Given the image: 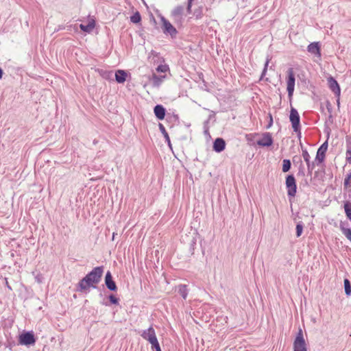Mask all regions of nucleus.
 Returning a JSON list of instances; mask_svg holds the SVG:
<instances>
[{
    "instance_id": "1",
    "label": "nucleus",
    "mask_w": 351,
    "mask_h": 351,
    "mask_svg": "<svg viewBox=\"0 0 351 351\" xmlns=\"http://www.w3.org/2000/svg\"><path fill=\"white\" fill-rule=\"evenodd\" d=\"M104 267V266H98L93 269L88 274L86 275L77 284V285H93L98 284L103 276Z\"/></svg>"
},
{
    "instance_id": "2",
    "label": "nucleus",
    "mask_w": 351,
    "mask_h": 351,
    "mask_svg": "<svg viewBox=\"0 0 351 351\" xmlns=\"http://www.w3.org/2000/svg\"><path fill=\"white\" fill-rule=\"evenodd\" d=\"M162 25L161 28L162 32L166 35H169L172 38H176L178 34V31L172 24L166 19L164 16H161Z\"/></svg>"
},
{
    "instance_id": "3",
    "label": "nucleus",
    "mask_w": 351,
    "mask_h": 351,
    "mask_svg": "<svg viewBox=\"0 0 351 351\" xmlns=\"http://www.w3.org/2000/svg\"><path fill=\"white\" fill-rule=\"evenodd\" d=\"M295 77L293 68H289L287 70V90L288 92V95L289 98H291L294 91L295 87Z\"/></svg>"
},
{
    "instance_id": "4",
    "label": "nucleus",
    "mask_w": 351,
    "mask_h": 351,
    "mask_svg": "<svg viewBox=\"0 0 351 351\" xmlns=\"http://www.w3.org/2000/svg\"><path fill=\"white\" fill-rule=\"evenodd\" d=\"M286 187L287 188V195L290 197H295L297 191V185L293 175H288L286 178Z\"/></svg>"
},
{
    "instance_id": "5",
    "label": "nucleus",
    "mask_w": 351,
    "mask_h": 351,
    "mask_svg": "<svg viewBox=\"0 0 351 351\" xmlns=\"http://www.w3.org/2000/svg\"><path fill=\"white\" fill-rule=\"evenodd\" d=\"M290 121L292 124V128L294 132H298L300 131V115L296 109L291 108L289 116Z\"/></svg>"
},
{
    "instance_id": "6",
    "label": "nucleus",
    "mask_w": 351,
    "mask_h": 351,
    "mask_svg": "<svg viewBox=\"0 0 351 351\" xmlns=\"http://www.w3.org/2000/svg\"><path fill=\"white\" fill-rule=\"evenodd\" d=\"M35 342L36 339L32 332H25L19 336V343L22 345H33Z\"/></svg>"
},
{
    "instance_id": "7",
    "label": "nucleus",
    "mask_w": 351,
    "mask_h": 351,
    "mask_svg": "<svg viewBox=\"0 0 351 351\" xmlns=\"http://www.w3.org/2000/svg\"><path fill=\"white\" fill-rule=\"evenodd\" d=\"M293 349L294 351H307L305 341L304 339L301 330L300 331L294 341Z\"/></svg>"
},
{
    "instance_id": "8",
    "label": "nucleus",
    "mask_w": 351,
    "mask_h": 351,
    "mask_svg": "<svg viewBox=\"0 0 351 351\" xmlns=\"http://www.w3.org/2000/svg\"><path fill=\"white\" fill-rule=\"evenodd\" d=\"M274 143L271 134L269 132H265L262 134L261 139L257 141L256 143L261 147H269Z\"/></svg>"
},
{
    "instance_id": "9",
    "label": "nucleus",
    "mask_w": 351,
    "mask_h": 351,
    "mask_svg": "<svg viewBox=\"0 0 351 351\" xmlns=\"http://www.w3.org/2000/svg\"><path fill=\"white\" fill-rule=\"evenodd\" d=\"M141 337L148 341L150 343H154L157 339L156 332L152 327H149L148 329L144 330L141 333Z\"/></svg>"
},
{
    "instance_id": "10",
    "label": "nucleus",
    "mask_w": 351,
    "mask_h": 351,
    "mask_svg": "<svg viewBox=\"0 0 351 351\" xmlns=\"http://www.w3.org/2000/svg\"><path fill=\"white\" fill-rule=\"evenodd\" d=\"M328 149V141H325L317 149L315 160L319 163L324 160L326 152Z\"/></svg>"
},
{
    "instance_id": "11",
    "label": "nucleus",
    "mask_w": 351,
    "mask_h": 351,
    "mask_svg": "<svg viewBox=\"0 0 351 351\" xmlns=\"http://www.w3.org/2000/svg\"><path fill=\"white\" fill-rule=\"evenodd\" d=\"M328 84L330 90L334 93L336 96H339L341 93V89L339 84L337 80L332 77H329L328 78Z\"/></svg>"
},
{
    "instance_id": "12",
    "label": "nucleus",
    "mask_w": 351,
    "mask_h": 351,
    "mask_svg": "<svg viewBox=\"0 0 351 351\" xmlns=\"http://www.w3.org/2000/svg\"><path fill=\"white\" fill-rule=\"evenodd\" d=\"M213 150L217 153H219L225 149L226 142L221 138H217L213 142Z\"/></svg>"
},
{
    "instance_id": "13",
    "label": "nucleus",
    "mask_w": 351,
    "mask_h": 351,
    "mask_svg": "<svg viewBox=\"0 0 351 351\" xmlns=\"http://www.w3.org/2000/svg\"><path fill=\"white\" fill-rule=\"evenodd\" d=\"M307 50L309 53L316 55L318 57L321 56L320 45L318 42L311 43L308 45Z\"/></svg>"
},
{
    "instance_id": "14",
    "label": "nucleus",
    "mask_w": 351,
    "mask_h": 351,
    "mask_svg": "<svg viewBox=\"0 0 351 351\" xmlns=\"http://www.w3.org/2000/svg\"><path fill=\"white\" fill-rule=\"evenodd\" d=\"M154 112L158 119L163 120L165 117L166 110L163 106L158 104L154 107Z\"/></svg>"
},
{
    "instance_id": "15",
    "label": "nucleus",
    "mask_w": 351,
    "mask_h": 351,
    "mask_svg": "<svg viewBox=\"0 0 351 351\" xmlns=\"http://www.w3.org/2000/svg\"><path fill=\"white\" fill-rule=\"evenodd\" d=\"M184 8L181 5L176 7L171 12V16L176 20H180L183 14Z\"/></svg>"
},
{
    "instance_id": "16",
    "label": "nucleus",
    "mask_w": 351,
    "mask_h": 351,
    "mask_svg": "<svg viewBox=\"0 0 351 351\" xmlns=\"http://www.w3.org/2000/svg\"><path fill=\"white\" fill-rule=\"evenodd\" d=\"M127 73L123 70H117L115 72V80L118 83H123L126 80Z\"/></svg>"
},
{
    "instance_id": "17",
    "label": "nucleus",
    "mask_w": 351,
    "mask_h": 351,
    "mask_svg": "<svg viewBox=\"0 0 351 351\" xmlns=\"http://www.w3.org/2000/svg\"><path fill=\"white\" fill-rule=\"evenodd\" d=\"M165 75H157L156 73H153L152 78L153 86L155 87H158L161 84L162 82L165 78Z\"/></svg>"
},
{
    "instance_id": "18",
    "label": "nucleus",
    "mask_w": 351,
    "mask_h": 351,
    "mask_svg": "<svg viewBox=\"0 0 351 351\" xmlns=\"http://www.w3.org/2000/svg\"><path fill=\"white\" fill-rule=\"evenodd\" d=\"M95 23L94 20H91L87 25L80 24V27L81 30L85 32H90L95 27Z\"/></svg>"
},
{
    "instance_id": "19",
    "label": "nucleus",
    "mask_w": 351,
    "mask_h": 351,
    "mask_svg": "<svg viewBox=\"0 0 351 351\" xmlns=\"http://www.w3.org/2000/svg\"><path fill=\"white\" fill-rule=\"evenodd\" d=\"M105 285L106 286H114L116 285L114 281L112 279L111 272L108 271L105 276Z\"/></svg>"
},
{
    "instance_id": "20",
    "label": "nucleus",
    "mask_w": 351,
    "mask_h": 351,
    "mask_svg": "<svg viewBox=\"0 0 351 351\" xmlns=\"http://www.w3.org/2000/svg\"><path fill=\"white\" fill-rule=\"evenodd\" d=\"M343 208L347 218L351 221V202L349 201L345 202Z\"/></svg>"
},
{
    "instance_id": "21",
    "label": "nucleus",
    "mask_w": 351,
    "mask_h": 351,
    "mask_svg": "<svg viewBox=\"0 0 351 351\" xmlns=\"http://www.w3.org/2000/svg\"><path fill=\"white\" fill-rule=\"evenodd\" d=\"M158 125H159V129H160V132H162V134H163L166 141L167 142L168 145L169 146H171L170 138H169L167 132L165 130V128L164 127V125L162 123H159Z\"/></svg>"
},
{
    "instance_id": "22",
    "label": "nucleus",
    "mask_w": 351,
    "mask_h": 351,
    "mask_svg": "<svg viewBox=\"0 0 351 351\" xmlns=\"http://www.w3.org/2000/svg\"><path fill=\"white\" fill-rule=\"evenodd\" d=\"M108 299H109V301H110V304H108V303H104V304L106 306H108L110 304H116V305H118L119 304V299L118 298H117L113 294H110L108 296Z\"/></svg>"
},
{
    "instance_id": "23",
    "label": "nucleus",
    "mask_w": 351,
    "mask_h": 351,
    "mask_svg": "<svg viewBox=\"0 0 351 351\" xmlns=\"http://www.w3.org/2000/svg\"><path fill=\"white\" fill-rule=\"evenodd\" d=\"M291 163L290 160H289V159L283 160L282 170L284 173L289 171L291 169Z\"/></svg>"
},
{
    "instance_id": "24",
    "label": "nucleus",
    "mask_w": 351,
    "mask_h": 351,
    "mask_svg": "<svg viewBox=\"0 0 351 351\" xmlns=\"http://www.w3.org/2000/svg\"><path fill=\"white\" fill-rule=\"evenodd\" d=\"M130 21L133 23H138L141 21V16L137 11L132 16H130Z\"/></svg>"
},
{
    "instance_id": "25",
    "label": "nucleus",
    "mask_w": 351,
    "mask_h": 351,
    "mask_svg": "<svg viewBox=\"0 0 351 351\" xmlns=\"http://www.w3.org/2000/svg\"><path fill=\"white\" fill-rule=\"evenodd\" d=\"M303 231V224L301 221L296 225V237H299L301 236Z\"/></svg>"
},
{
    "instance_id": "26",
    "label": "nucleus",
    "mask_w": 351,
    "mask_h": 351,
    "mask_svg": "<svg viewBox=\"0 0 351 351\" xmlns=\"http://www.w3.org/2000/svg\"><path fill=\"white\" fill-rule=\"evenodd\" d=\"M178 293L180 294V295L184 298L186 299V296L188 295V291L186 289V287H180Z\"/></svg>"
},
{
    "instance_id": "27",
    "label": "nucleus",
    "mask_w": 351,
    "mask_h": 351,
    "mask_svg": "<svg viewBox=\"0 0 351 351\" xmlns=\"http://www.w3.org/2000/svg\"><path fill=\"white\" fill-rule=\"evenodd\" d=\"M302 157L304 160V161L306 162V163H308V162L310 161V155L308 152V151L306 149H302Z\"/></svg>"
},
{
    "instance_id": "28",
    "label": "nucleus",
    "mask_w": 351,
    "mask_h": 351,
    "mask_svg": "<svg viewBox=\"0 0 351 351\" xmlns=\"http://www.w3.org/2000/svg\"><path fill=\"white\" fill-rule=\"evenodd\" d=\"M169 70V66L167 64H160L156 68L158 72L165 73Z\"/></svg>"
},
{
    "instance_id": "29",
    "label": "nucleus",
    "mask_w": 351,
    "mask_h": 351,
    "mask_svg": "<svg viewBox=\"0 0 351 351\" xmlns=\"http://www.w3.org/2000/svg\"><path fill=\"white\" fill-rule=\"evenodd\" d=\"M270 60H271V58H269V56H267L266 62L265 63L264 69H263L262 74H261V79H262L263 77L265 75V73L267 72V70L268 64H269V62Z\"/></svg>"
},
{
    "instance_id": "30",
    "label": "nucleus",
    "mask_w": 351,
    "mask_h": 351,
    "mask_svg": "<svg viewBox=\"0 0 351 351\" xmlns=\"http://www.w3.org/2000/svg\"><path fill=\"white\" fill-rule=\"evenodd\" d=\"M306 165L308 173L311 174L315 166V162L309 161L308 163H306Z\"/></svg>"
},
{
    "instance_id": "31",
    "label": "nucleus",
    "mask_w": 351,
    "mask_h": 351,
    "mask_svg": "<svg viewBox=\"0 0 351 351\" xmlns=\"http://www.w3.org/2000/svg\"><path fill=\"white\" fill-rule=\"evenodd\" d=\"M350 181H351V173L348 175V176L344 180V187L348 188L350 187Z\"/></svg>"
},
{
    "instance_id": "32",
    "label": "nucleus",
    "mask_w": 351,
    "mask_h": 351,
    "mask_svg": "<svg viewBox=\"0 0 351 351\" xmlns=\"http://www.w3.org/2000/svg\"><path fill=\"white\" fill-rule=\"evenodd\" d=\"M300 165L299 167L298 175H301V176H304L305 175L304 168L302 160H300Z\"/></svg>"
},
{
    "instance_id": "33",
    "label": "nucleus",
    "mask_w": 351,
    "mask_h": 351,
    "mask_svg": "<svg viewBox=\"0 0 351 351\" xmlns=\"http://www.w3.org/2000/svg\"><path fill=\"white\" fill-rule=\"evenodd\" d=\"M268 117H269V120L268 125L266 127L267 129L270 128L271 127L272 124H273V117H272L271 114L269 113Z\"/></svg>"
},
{
    "instance_id": "34",
    "label": "nucleus",
    "mask_w": 351,
    "mask_h": 351,
    "mask_svg": "<svg viewBox=\"0 0 351 351\" xmlns=\"http://www.w3.org/2000/svg\"><path fill=\"white\" fill-rule=\"evenodd\" d=\"M151 344L152 348L156 349V351H159V350H161L158 340Z\"/></svg>"
},
{
    "instance_id": "35",
    "label": "nucleus",
    "mask_w": 351,
    "mask_h": 351,
    "mask_svg": "<svg viewBox=\"0 0 351 351\" xmlns=\"http://www.w3.org/2000/svg\"><path fill=\"white\" fill-rule=\"evenodd\" d=\"M346 141L348 148H351V136L347 135L346 136Z\"/></svg>"
},
{
    "instance_id": "36",
    "label": "nucleus",
    "mask_w": 351,
    "mask_h": 351,
    "mask_svg": "<svg viewBox=\"0 0 351 351\" xmlns=\"http://www.w3.org/2000/svg\"><path fill=\"white\" fill-rule=\"evenodd\" d=\"M347 160L351 163V148H348L346 151Z\"/></svg>"
},
{
    "instance_id": "37",
    "label": "nucleus",
    "mask_w": 351,
    "mask_h": 351,
    "mask_svg": "<svg viewBox=\"0 0 351 351\" xmlns=\"http://www.w3.org/2000/svg\"><path fill=\"white\" fill-rule=\"evenodd\" d=\"M43 277L41 274H38L37 276H36V282L38 284H40V283H43Z\"/></svg>"
},
{
    "instance_id": "38",
    "label": "nucleus",
    "mask_w": 351,
    "mask_h": 351,
    "mask_svg": "<svg viewBox=\"0 0 351 351\" xmlns=\"http://www.w3.org/2000/svg\"><path fill=\"white\" fill-rule=\"evenodd\" d=\"M346 294L349 296L351 294V287H344Z\"/></svg>"
},
{
    "instance_id": "39",
    "label": "nucleus",
    "mask_w": 351,
    "mask_h": 351,
    "mask_svg": "<svg viewBox=\"0 0 351 351\" xmlns=\"http://www.w3.org/2000/svg\"><path fill=\"white\" fill-rule=\"evenodd\" d=\"M90 287H84V286H82V287H79V289L78 291H81V292H83V291H86L88 289V288H90Z\"/></svg>"
},
{
    "instance_id": "40",
    "label": "nucleus",
    "mask_w": 351,
    "mask_h": 351,
    "mask_svg": "<svg viewBox=\"0 0 351 351\" xmlns=\"http://www.w3.org/2000/svg\"><path fill=\"white\" fill-rule=\"evenodd\" d=\"M191 5H192V4H191V2H188L187 11L189 13H190L191 11Z\"/></svg>"
},
{
    "instance_id": "41",
    "label": "nucleus",
    "mask_w": 351,
    "mask_h": 351,
    "mask_svg": "<svg viewBox=\"0 0 351 351\" xmlns=\"http://www.w3.org/2000/svg\"><path fill=\"white\" fill-rule=\"evenodd\" d=\"M110 291H116L117 290V287H107Z\"/></svg>"
},
{
    "instance_id": "42",
    "label": "nucleus",
    "mask_w": 351,
    "mask_h": 351,
    "mask_svg": "<svg viewBox=\"0 0 351 351\" xmlns=\"http://www.w3.org/2000/svg\"><path fill=\"white\" fill-rule=\"evenodd\" d=\"M344 282V285H350V280H349L348 279H347V278H346V279L344 280V282Z\"/></svg>"
},
{
    "instance_id": "43",
    "label": "nucleus",
    "mask_w": 351,
    "mask_h": 351,
    "mask_svg": "<svg viewBox=\"0 0 351 351\" xmlns=\"http://www.w3.org/2000/svg\"><path fill=\"white\" fill-rule=\"evenodd\" d=\"M252 134H246V136H245V137H246V139H247V141H252Z\"/></svg>"
},
{
    "instance_id": "44",
    "label": "nucleus",
    "mask_w": 351,
    "mask_h": 351,
    "mask_svg": "<svg viewBox=\"0 0 351 351\" xmlns=\"http://www.w3.org/2000/svg\"><path fill=\"white\" fill-rule=\"evenodd\" d=\"M3 75V70L0 68V79L2 77Z\"/></svg>"
},
{
    "instance_id": "45",
    "label": "nucleus",
    "mask_w": 351,
    "mask_h": 351,
    "mask_svg": "<svg viewBox=\"0 0 351 351\" xmlns=\"http://www.w3.org/2000/svg\"><path fill=\"white\" fill-rule=\"evenodd\" d=\"M152 17L153 21L155 22V21H155V18L154 17V16H153V15H152Z\"/></svg>"
},
{
    "instance_id": "46",
    "label": "nucleus",
    "mask_w": 351,
    "mask_h": 351,
    "mask_svg": "<svg viewBox=\"0 0 351 351\" xmlns=\"http://www.w3.org/2000/svg\"><path fill=\"white\" fill-rule=\"evenodd\" d=\"M327 110H328L329 112H330V108L328 106H327Z\"/></svg>"
},
{
    "instance_id": "47",
    "label": "nucleus",
    "mask_w": 351,
    "mask_h": 351,
    "mask_svg": "<svg viewBox=\"0 0 351 351\" xmlns=\"http://www.w3.org/2000/svg\"><path fill=\"white\" fill-rule=\"evenodd\" d=\"M193 1V0H188V2H191V4H192V1Z\"/></svg>"
},
{
    "instance_id": "48",
    "label": "nucleus",
    "mask_w": 351,
    "mask_h": 351,
    "mask_svg": "<svg viewBox=\"0 0 351 351\" xmlns=\"http://www.w3.org/2000/svg\"><path fill=\"white\" fill-rule=\"evenodd\" d=\"M4 280H5V284L8 285V281H7V279H6V278H5Z\"/></svg>"
},
{
    "instance_id": "49",
    "label": "nucleus",
    "mask_w": 351,
    "mask_h": 351,
    "mask_svg": "<svg viewBox=\"0 0 351 351\" xmlns=\"http://www.w3.org/2000/svg\"><path fill=\"white\" fill-rule=\"evenodd\" d=\"M159 351H161V350H159Z\"/></svg>"
}]
</instances>
